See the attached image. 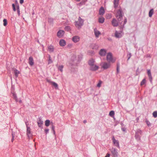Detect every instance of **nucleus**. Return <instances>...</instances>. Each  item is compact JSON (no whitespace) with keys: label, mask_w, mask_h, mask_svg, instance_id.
<instances>
[{"label":"nucleus","mask_w":157,"mask_h":157,"mask_svg":"<svg viewBox=\"0 0 157 157\" xmlns=\"http://www.w3.org/2000/svg\"><path fill=\"white\" fill-rule=\"evenodd\" d=\"M123 13L121 9H119L117 11L116 14V17L119 22L120 23L122 19Z\"/></svg>","instance_id":"obj_1"},{"label":"nucleus","mask_w":157,"mask_h":157,"mask_svg":"<svg viewBox=\"0 0 157 157\" xmlns=\"http://www.w3.org/2000/svg\"><path fill=\"white\" fill-rule=\"evenodd\" d=\"M84 20L79 17H78V21H75V25L78 29H80L83 25Z\"/></svg>","instance_id":"obj_2"},{"label":"nucleus","mask_w":157,"mask_h":157,"mask_svg":"<svg viewBox=\"0 0 157 157\" xmlns=\"http://www.w3.org/2000/svg\"><path fill=\"white\" fill-rule=\"evenodd\" d=\"M142 133V132L141 130L140 129L137 130L135 136L137 140H140V137Z\"/></svg>","instance_id":"obj_3"},{"label":"nucleus","mask_w":157,"mask_h":157,"mask_svg":"<svg viewBox=\"0 0 157 157\" xmlns=\"http://www.w3.org/2000/svg\"><path fill=\"white\" fill-rule=\"evenodd\" d=\"M106 59L109 63H113L115 61V60L113 59L112 53L110 52L108 53L106 57Z\"/></svg>","instance_id":"obj_4"},{"label":"nucleus","mask_w":157,"mask_h":157,"mask_svg":"<svg viewBox=\"0 0 157 157\" xmlns=\"http://www.w3.org/2000/svg\"><path fill=\"white\" fill-rule=\"evenodd\" d=\"M101 67L105 70L109 68L110 66V64L109 63H107L106 62H103L101 63Z\"/></svg>","instance_id":"obj_5"},{"label":"nucleus","mask_w":157,"mask_h":157,"mask_svg":"<svg viewBox=\"0 0 157 157\" xmlns=\"http://www.w3.org/2000/svg\"><path fill=\"white\" fill-rule=\"evenodd\" d=\"M111 152L112 153L113 157H118V152L117 150L114 148H112L111 150Z\"/></svg>","instance_id":"obj_6"},{"label":"nucleus","mask_w":157,"mask_h":157,"mask_svg":"<svg viewBox=\"0 0 157 157\" xmlns=\"http://www.w3.org/2000/svg\"><path fill=\"white\" fill-rule=\"evenodd\" d=\"M25 124L27 127V134L29 138L32 135L31 131V129L30 127L27 126L26 122L25 123Z\"/></svg>","instance_id":"obj_7"},{"label":"nucleus","mask_w":157,"mask_h":157,"mask_svg":"<svg viewBox=\"0 0 157 157\" xmlns=\"http://www.w3.org/2000/svg\"><path fill=\"white\" fill-rule=\"evenodd\" d=\"M99 68L98 66L94 64L91 66L90 67V70L92 71H95L97 70Z\"/></svg>","instance_id":"obj_8"},{"label":"nucleus","mask_w":157,"mask_h":157,"mask_svg":"<svg viewBox=\"0 0 157 157\" xmlns=\"http://www.w3.org/2000/svg\"><path fill=\"white\" fill-rule=\"evenodd\" d=\"M112 24L114 27H117L118 25V22L115 18H113L112 21Z\"/></svg>","instance_id":"obj_9"},{"label":"nucleus","mask_w":157,"mask_h":157,"mask_svg":"<svg viewBox=\"0 0 157 157\" xmlns=\"http://www.w3.org/2000/svg\"><path fill=\"white\" fill-rule=\"evenodd\" d=\"M65 33L64 31L63 30H59L57 33V36L59 38L62 37Z\"/></svg>","instance_id":"obj_10"},{"label":"nucleus","mask_w":157,"mask_h":157,"mask_svg":"<svg viewBox=\"0 0 157 157\" xmlns=\"http://www.w3.org/2000/svg\"><path fill=\"white\" fill-rule=\"evenodd\" d=\"M113 142L114 144L117 146V147H119V141L117 140H116L114 138V137L113 136L112 138Z\"/></svg>","instance_id":"obj_11"},{"label":"nucleus","mask_w":157,"mask_h":157,"mask_svg":"<svg viewBox=\"0 0 157 157\" xmlns=\"http://www.w3.org/2000/svg\"><path fill=\"white\" fill-rule=\"evenodd\" d=\"M99 54L101 56H104L105 55L106 53V51L105 49H101L99 52Z\"/></svg>","instance_id":"obj_12"},{"label":"nucleus","mask_w":157,"mask_h":157,"mask_svg":"<svg viewBox=\"0 0 157 157\" xmlns=\"http://www.w3.org/2000/svg\"><path fill=\"white\" fill-rule=\"evenodd\" d=\"M90 47L91 48L93 49L97 50L99 48V46L98 44H91L90 45Z\"/></svg>","instance_id":"obj_13"},{"label":"nucleus","mask_w":157,"mask_h":157,"mask_svg":"<svg viewBox=\"0 0 157 157\" xmlns=\"http://www.w3.org/2000/svg\"><path fill=\"white\" fill-rule=\"evenodd\" d=\"M80 38L78 36H75L72 37V40L75 43H77L79 40Z\"/></svg>","instance_id":"obj_14"},{"label":"nucleus","mask_w":157,"mask_h":157,"mask_svg":"<svg viewBox=\"0 0 157 157\" xmlns=\"http://www.w3.org/2000/svg\"><path fill=\"white\" fill-rule=\"evenodd\" d=\"M29 63L31 66H32L34 64L33 58L32 56H30L29 58Z\"/></svg>","instance_id":"obj_15"},{"label":"nucleus","mask_w":157,"mask_h":157,"mask_svg":"<svg viewBox=\"0 0 157 157\" xmlns=\"http://www.w3.org/2000/svg\"><path fill=\"white\" fill-rule=\"evenodd\" d=\"M43 121L41 120V117L39 118V120L37 122V124L38 126L42 128V124H43Z\"/></svg>","instance_id":"obj_16"},{"label":"nucleus","mask_w":157,"mask_h":157,"mask_svg":"<svg viewBox=\"0 0 157 157\" xmlns=\"http://www.w3.org/2000/svg\"><path fill=\"white\" fill-rule=\"evenodd\" d=\"M105 12V10L103 7H101L99 10V14L100 15L102 16Z\"/></svg>","instance_id":"obj_17"},{"label":"nucleus","mask_w":157,"mask_h":157,"mask_svg":"<svg viewBox=\"0 0 157 157\" xmlns=\"http://www.w3.org/2000/svg\"><path fill=\"white\" fill-rule=\"evenodd\" d=\"M115 36L117 38H120L122 37V35L120 33H119L117 31H116L115 33Z\"/></svg>","instance_id":"obj_18"},{"label":"nucleus","mask_w":157,"mask_h":157,"mask_svg":"<svg viewBox=\"0 0 157 157\" xmlns=\"http://www.w3.org/2000/svg\"><path fill=\"white\" fill-rule=\"evenodd\" d=\"M59 44L60 46H64L66 45V42L64 40L61 39L59 41Z\"/></svg>","instance_id":"obj_19"},{"label":"nucleus","mask_w":157,"mask_h":157,"mask_svg":"<svg viewBox=\"0 0 157 157\" xmlns=\"http://www.w3.org/2000/svg\"><path fill=\"white\" fill-rule=\"evenodd\" d=\"M54 47L52 45H50L48 47V50L50 52H52L54 51Z\"/></svg>","instance_id":"obj_20"},{"label":"nucleus","mask_w":157,"mask_h":157,"mask_svg":"<svg viewBox=\"0 0 157 157\" xmlns=\"http://www.w3.org/2000/svg\"><path fill=\"white\" fill-rule=\"evenodd\" d=\"M119 0H114L113 1V4L114 5V7L116 9L118 7V5Z\"/></svg>","instance_id":"obj_21"},{"label":"nucleus","mask_w":157,"mask_h":157,"mask_svg":"<svg viewBox=\"0 0 157 157\" xmlns=\"http://www.w3.org/2000/svg\"><path fill=\"white\" fill-rule=\"evenodd\" d=\"M95 61L94 59H91L88 61V64L90 66L94 64Z\"/></svg>","instance_id":"obj_22"},{"label":"nucleus","mask_w":157,"mask_h":157,"mask_svg":"<svg viewBox=\"0 0 157 157\" xmlns=\"http://www.w3.org/2000/svg\"><path fill=\"white\" fill-rule=\"evenodd\" d=\"M94 33L95 36L96 37H98L99 35L101 34L100 32L99 31L96 30L95 29L94 30Z\"/></svg>","instance_id":"obj_23"},{"label":"nucleus","mask_w":157,"mask_h":157,"mask_svg":"<svg viewBox=\"0 0 157 157\" xmlns=\"http://www.w3.org/2000/svg\"><path fill=\"white\" fill-rule=\"evenodd\" d=\"M147 73L149 78L150 79V81L152 80V77L151 76V74L150 70H148L147 71Z\"/></svg>","instance_id":"obj_24"},{"label":"nucleus","mask_w":157,"mask_h":157,"mask_svg":"<svg viewBox=\"0 0 157 157\" xmlns=\"http://www.w3.org/2000/svg\"><path fill=\"white\" fill-rule=\"evenodd\" d=\"M14 72L16 77H17L18 76V74L20 73L19 71L15 69L14 70Z\"/></svg>","instance_id":"obj_25"},{"label":"nucleus","mask_w":157,"mask_h":157,"mask_svg":"<svg viewBox=\"0 0 157 157\" xmlns=\"http://www.w3.org/2000/svg\"><path fill=\"white\" fill-rule=\"evenodd\" d=\"M105 19L103 17H101L98 19V22L100 23H102L104 21Z\"/></svg>","instance_id":"obj_26"},{"label":"nucleus","mask_w":157,"mask_h":157,"mask_svg":"<svg viewBox=\"0 0 157 157\" xmlns=\"http://www.w3.org/2000/svg\"><path fill=\"white\" fill-rule=\"evenodd\" d=\"M154 10L153 9H151L149 12V16L150 17H151L153 13Z\"/></svg>","instance_id":"obj_27"},{"label":"nucleus","mask_w":157,"mask_h":157,"mask_svg":"<svg viewBox=\"0 0 157 157\" xmlns=\"http://www.w3.org/2000/svg\"><path fill=\"white\" fill-rule=\"evenodd\" d=\"M58 69L61 72L63 71V66L61 65L57 67Z\"/></svg>","instance_id":"obj_28"},{"label":"nucleus","mask_w":157,"mask_h":157,"mask_svg":"<svg viewBox=\"0 0 157 157\" xmlns=\"http://www.w3.org/2000/svg\"><path fill=\"white\" fill-rule=\"evenodd\" d=\"M120 65L119 63H117V74H118L119 72V68Z\"/></svg>","instance_id":"obj_29"},{"label":"nucleus","mask_w":157,"mask_h":157,"mask_svg":"<svg viewBox=\"0 0 157 157\" xmlns=\"http://www.w3.org/2000/svg\"><path fill=\"white\" fill-rule=\"evenodd\" d=\"M50 123V121L48 120H46L45 122V125L46 126H48Z\"/></svg>","instance_id":"obj_30"},{"label":"nucleus","mask_w":157,"mask_h":157,"mask_svg":"<svg viewBox=\"0 0 157 157\" xmlns=\"http://www.w3.org/2000/svg\"><path fill=\"white\" fill-rule=\"evenodd\" d=\"M53 61L52 60L51 58V57L50 55L49 56V58L48 59V64H49L50 63H52Z\"/></svg>","instance_id":"obj_31"},{"label":"nucleus","mask_w":157,"mask_h":157,"mask_svg":"<svg viewBox=\"0 0 157 157\" xmlns=\"http://www.w3.org/2000/svg\"><path fill=\"white\" fill-rule=\"evenodd\" d=\"M64 29L65 31H69L71 30V27L69 26H66L65 27Z\"/></svg>","instance_id":"obj_32"},{"label":"nucleus","mask_w":157,"mask_h":157,"mask_svg":"<svg viewBox=\"0 0 157 157\" xmlns=\"http://www.w3.org/2000/svg\"><path fill=\"white\" fill-rule=\"evenodd\" d=\"M114 115V112L113 111H111L109 113V115L110 116L113 117Z\"/></svg>","instance_id":"obj_33"},{"label":"nucleus","mask_w":157,"mask_h":157,"mask_svg":"<svg viewBox=\"0 0 157 157\" xmlns=\"http://www.w3.org/2000/svg\"><path fill=\"white\" fill-rule=\"evenodd\" d=\"M146 80L145 78L140 83V85L142 86L144 85L146 83Z\"/></svg>","instance_id":"obj_34"},{"label":"nucleus","mask_w":157,"mask_h":157,"mask_svg":"<svg viewBox=\"0 0 157 157\" xmlns=\"http://www.w3.org/2000/svg\"><path fill=\"white\" fill-rule=\"evenodd\" d=\"M153 116L155 117L156 118L157 117V111H155L153 112Z\"/></svg>","instance_id":"obj_35"},{"label":"nucleus","mask_w":157,"mask_h":157,"mask_svg":"<svg viewBox=\"0 0 157 157\" xmlns=\"http://www.w3.org/2000/svg\"><path fill=\"white\" fill-rule=\"evenodd\" d=\"M3 25L4 26H6L7 24V20L6 19H4L3 20Z\"/></svg>","instance_id":"obj_36"},{"label":"nucleus","mask_w":157,"mask_h":157,"mask_svg":"<svg viewBox=\"0 0 157 157\" xmlns=\"http://www.w3.org/2000/svg\"><path fill=\"white\" fill-rule=\"evenodd\" d=\"M52 84L56 88H57L58 87L57 84L55 82H52Z\"/></svg>","instance_id":"obj_37"},{"label":"nucleus","mask_w":157,"mask_h":157,"mask_svg":"<svg viewBox=\"0 0 157 157\" xmlns=\"http://www.w3.org/2000/svg\"><path fill=\"white\" fill-rule=\"evenodd\" d=\"M13 96L14 98L15 99L16 101H17V97L16 96V94L15 93L13 94Z\"/></svg>","instance_id":"obj_38"},{"label":"nucleus","mask_w":157,"mask_h":157,"mask_svg":"<svg viewBox=\"0 0 157 157\" xmlns=\"http://www.w3.org/2000/svg\"><path fill=\"white\" fill-rule=\"evenodd\" d=\"M102 83V81H99V82L97 85V86L98 87H100L101 86V84Z\"/></svg>","instance_id":"obj_39"},{"label":"nucleus","mask_w":157,"mask_h":157,"mask_svg":"<svg viewBox=\"0 0 157 157\" xmlns=\"http://www.w3.org/2000/svg\"><path fill=\"white\" fill-rule=\"evenodd\" d=\"M52 129L53 131V133H54V134H55V127L53 126L52 123Z\"/></svg>","instance_id":"obj_40"},{"label":"nucleus","mask_w":157,"mask_h":157,"mask_svg":"<svg viewBox=\"0 0 157 157\" xmlns=\"http://www.w3.org/2000/svg\"><path fill=\"white\" fill-rule=\"evenodd\" d=\"M131 54L130 53H129V54H128L127 55V56L128 58L127 60H128L131 58Z\"/></svg>","instance_id":"obj_41"},{"label":"nucleus","mask_w":157,"mask_h":157,"mask_svg":"<svg viewBox=\"0 0 157 157\" xmlns=\"http://www.w3.org/2000/svg\"><path fill=\"white\" fill-rule=\"evenodd\" d=\"M88 52L90 55H92L94 54V51L92 50L89 51Z\"/></svg>","instance_id":"obj_42"},{"label":"nucleus","mask_w":157,"mask_h":157,"mask_svg":"<svg viewBox=\"0 0 157 157\" xmlns=\"http://www.w3.org/2000/svg\"><path fill=\"white\" fill-rule=\"evenodd\" d=\"M53 19L52 18H48V21L50 23H52L53 22Z\"/></svg>","instance_id":"obj_43"},{"label":"nucleus","mask_w":157,"mask_h":157,"mask_svg":"<svg viewBox=\"0 0 157 157\" xmlns=\"http://www.w3.org/2000/svg\"><path fill=\"white\" fill-rule=\"evenodd\" d=\"M146 122L148 126H150L151 125L150 123L147 120H146Z\"/></svg>","instance_id":"obj_44"},{"label":"nucleus","mask_w":157,"mask_h":157,"mask_svg":"<svg viewBox=\"0 0 157 157\" xmlns=\"http://www.w3.org/2000/svg\"><path fill=\"white\" fill-rule=\"evenodd\" d=\"M12 5L13 10L14 11H16V9L15 7V6L14 4H13Z\"/></svg>","instance_id":"obj_45"},{"label":"nucleus","mask_w":157,"mask_h":157,"mask_svg":"<svg viewBox=\"0 0 157 157\" xmlns=\"http://www.w3.org/2000/svg\"><path fill=\"white\" fill-rule=\"evenodd\" d=\"M127 22V18L126 17H125L123 25H124Z\"/></svg>","instance_id":"obj_46"},{"label":"nucleus","mask_w":157,"mask_h":157,"mask_svg":"<svg viewBox=\"0 0 157 157\" xmlns=\"http://www.w3.org/2000/svg\"><path fill=\"white\" fill-rule=\"evenodd\" d=\"M49 131V129H46L45 130V132L46 134H47L48 133Z\"/></svg>","instance_id":"obj_47"},{"label":"nucleus","mask_w":157,"mask_h":157,"mask_svg":"<svg viewBox=\"0 0 157 157\" xmlns=\"http://www.w3.org/2000/svg\"><path fill=\"white\" fill-rule=\"evenodd\" d=\"M46 81L47 82L51 84H52V81L48 79H46Z\"/></svg>","instance_id":"obj_48"},{"label":"nucleus","mask_w":157,"mask_h":157,"mask_svg":"<svg viewBox=\"0 0 157 157\" xmlns=\"http://www.w3.org/2000/svg\"><path fill=\"white\" fill-rule=\"evenodd\" d=\"M12 135L13 137H14L15 136V133L14 132H12Z\"/></svg>","instance_id":"obj_49"},{"label":"nucleus","mask_w":157,"mask_h":157,"mask_svg":"<svg viewBox=\"0 0 157 157\" xmlns=\"http://www.w3.org/2000/svg\"><path fill=\"white\" fill-rule=\"evenodd\" d=\"M123 132H125L126 130V129L125 128L123 127L121 128Z\"/></svg>","instance_id":"obj_50"},{"label":"nucleus","mask_w":157,"mask_h":157,"mask_svg":"<svg viewBox=\"0 0 157 157\" xmlns=\"http://www.w3.org/2000/svg\"><path fill=\"white\" fill-rule=\"evenodd\" d=\"M110 156V154L109 153H107L106 155L105 156V157H109Z\"/></svg>","instance_id":"obj_51"},{"label":"nucleus","mask_w":157,"mask_h":157,"mask_svg":"<svg viewBox=\"0 0 157 157\" xmlns=\"http://www.w3.org/2000/svg\"><path fill=\"white\" fill-rule=\"evenodd\" d=\"M24 2V0H20V3L21 4H22Z\"/></svg>","instance_id":"obj_52"},{"label":"nucleus","mask_w":157,"mask_h":157,"mask_svg":"<svg viewBox=\"0 0 157 157\" xmlns=\"http://www.w3.org/2000/svg\"><path fill=\"white\" fill-rule=\"evenodd\" d=\"M17 13L18 14V15L19 16L20 14V10H17Z\"/></svg>","instance_id":"obj_53"},{"label":"nucleus","mask_w":157,"mask_h":157,"mask_svg":"<svg viewBox=\"0 0 157 157\" xmlns=\"http://www.w3.org/2000/svg\"><path fill=\"white\" fill-rule=\"evenodd\" d=\"M17 10H20V8L19 6L18 5L17 6Z\"/></svg>","instance_id":"obj_54"},{"label":"nucleus","mask_w":157,"mask_h":157,"mask_svg":"<svg viewBox=\"0 0 157 157\" xmlns=\"http://www.w3.org/2000/svg\"><path fill=\"white\" fill-rule=\"evenodd\" d=\"M14 137H12V140H11V141H12V142H13L14 140Z\"/></svg>","instance_id":"obj_55"},{"label":"nucleus","mask_w":157,"mask_h":157,"mask_svg":"<svg viewBox=\"0 0 157 157\" xmlns=\"http://www.w3.org/2000/svg\"><path fill=\"white\" fill-rule=\"evenodd\" d=\"M87 121H86V120H84V121H83V123H86Z\"/></svg>","instance_id":"obj_56"},{"label":"nucleus","mask_w":157,"mask_h":157,"mask_svg":"<svg viewBox=\"0 0 157 157\" xmlns=\"http://www.w3.org/2000/svg\"><path fill=\"white\" fill-rule=\"evenodd\" d=\"M108 39L109 40H110V41H111L112 40V39L111 38H108Z\"/></svg>","instance_id":"obj_57"},{"label":"nucleus","mask_w":157,"mask_h":157,"mask_svg":"<svg viewBox=\"0 0 157 157\" xmlns=\"http://www.w3.org/2000/svg\"><path fill=\"white\" fill-rule=\"evenodd\" d=\"M19 103H21L22 102V101H21V100H20V101H19Z\"/></svg>","instance_id":"obj_58"},{"label":"nucleus","mask_w":157,"mask_h":157,"mask_svg":"<svg viewBox=\"0 0 157 157\" xmlns=\"http://www.w3.org/2000/svg\"><path fill=\"white\" fill-rule=\"evenodd\" d=\"M136 120H137V121H138V120H139V118H138H138H136Z\"/></svg>","instance_id":"obj_59"},{"label":"nucleus","mask_w":157,"mask_h":157,"mask_svg":"<svg viewBox=\"0 0 157 157\" xmlns=\"http://www.w3.org/2000/svg\"><path fill=\"white\" fill-rule=\"evenodd\" d=\"M80 1V0H77V2H79V1Z\"/></svg>","instance_id":"obj_60"}]
</instances>
